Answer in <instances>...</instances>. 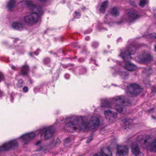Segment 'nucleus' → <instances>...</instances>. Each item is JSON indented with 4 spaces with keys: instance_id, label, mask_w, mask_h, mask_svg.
Returning <instances> with one entry per match:
<instances>
[{
    "instance_id": "nucleus-21",
    "label": "nucleus",
    "mask_w": 156,
    "mask_h": 156,
    "mask_svg": "<svg viewBox=\"0 0 156 156\" xmlns=\"http://www.w3.org/2000/svg\"><path fill=\"white\" fill-rule=\"evenodd\" d=\"M118 74L121 77L124 79L128 75V74L124 71L119 72Z\"/></svg>"
},
{
    "instance_id": "nucleus-32",
    "label": "nucleus",
    "mask_w": 156,
    "mask_h": 156,
    "mask_svg": "<svg viewBox=\"0 0 156 156\" xmlns=\"http://www.w3.org/2000/svg\"><path fill=\"white\" fill-rule=\"evenodd\" d=\"M89 38H90L89 37H88V36L87 37H86L85 38V40H89Z\"/></svg>"
},
{
    "instance_id": "nucleus-12",
    "label": "nucleus",
    "mask_w": 156,
    "mask_h": 156,
    "mask_svg": "<svg viewBox=\"0 0 156 156\" xmlns=\"http://www.w3.org/2000/svg\"><path fill=\"white\" fill-rule=\"evenodd\" d=\"M137 144H133L132 146V152L135 156H144V154L140 151Z\"/></svg>"
},
{
    "instance_id": "nucleus-6",
    "label": "nucleus",
    "mask_w": 156,
    "mask_h": 156,
    "mask_svg": "<svg viewBox=\"0 0 156 156\" xmlns=\"http://www.w3.org/2000/svg\"><path fill=\"white\" fill-rule=\"evenodd\" d=\"M54 131L53 127L44 128L37 131V134H40L41 138H44L45 140L49 139L52 135Z\"/></svg>"
},
{
    "instance_id": "nucleus-5",
    "label": "nucleus",
    "mask_w": 156,
    "mask_h": 156,
    "mask_svg": "<svg viewBox=\"0 0 156 156\" xmlns=\"http://www.w3.org/2000/svg\"><path fill=\"white\" fill-rule=\"evenodd\" d=\"M140 17L139 13L134 9H131L128 10L122 17L123 20L129 22L139 19Z\"/></svg>"
},
{
    "instance_id": "nucleus-35",
    "label": "nucleus",
    "mask_w": 156,
    "mask_h": 156,
    "mask_svg": "<svg viewBox=\"0 0 156 156\" xmlns=\"http://www.w3.org/2000/svg\"><path fill=\"white\" fill-rule=\"evenodd\" d=\"M129 124V122L127 121H126L125 122V124L126 125H127L128 124Z\"/></svg>"
},
{
    "instance_id": "nucleus-34",
    "label": "nucleus",
    "mask_w": 156,
    "mask_h": 156,
    "mask_svg": "<svg viewBox=\"0 0 156 156\" xmlns=\"http://www.w3.org/2000/svg\"><path fill=\"white\" fill-rule=\"evenodd\" d=\"M91 139H88L87 141V143H89L91 140Z\"/></svg>"
},
{
    "instance_id": "nucleus-36",
    "label": "nucleus",
    "mask_w": 156,
    "mask_h": 156,
    "mask_svg": "<svg viewBox=\"0 0 156 156\" xmlns=\"http://www.w3.org/2000/svg\"><path fill=\"white\" fill-rule=\"evenodd\" d=\"M95 44V45H96V46H97L98 45V44H97V43H96V42H95L93 44V45H94V44Z\"/></svg>"
},
{
    "instance_id": "nucleus-19",
    "label": "nucleus",
    "mask_w": 156,
    "mask_h": 156,
    "mask_svg": "<svg viewBox=\"0 0 156 156\" xmlns=\"http://www.w3.org/2000/svg\"><path fill=\"white\" fill-rule=\"evenodd\" d=\"M110 12L112 15L114 16H118L119 14V11L116 7L112 8L110 11Z\"/></svg>"
},
{
    "instance_id": "nucleus-39",
    "label": "nucleus",
    "mask_w": 156,
    "mask_h": 156,
    "mask_svg": "<svg viewBox=\"0 0 156 156\" xmlns=\"http://www.w3.org/2000/svg\"><path fill=\"white\" fill-rule=\"evenodd\" d=\"M39 0L41 1H45V0Z\"/></svg>"
},
{
    "instance_id": "nucleus-13",
    "label": "nucleus",
    "mask_w": 156,
    "mask_h": 156,
    "mask_svg": "<svg viewBox=\"0 0 156 156\" xmlns=\"http://www.w3.org/2000/svg\"><path fill=\"white\" fill-rule=\"evenodd\" d=\"M104 114L107 119H110L111 118L115 119L117 117V114L116 113H113L110 110H106L104 112Z\"/></svg>"
},
{
    "instance_id": "nucleus-22",
    "label": "nucleus",
    "mask_w": 156,
    "mask_h": 156,
    "mask_svg": "<svg viewBox=\"0 0 156 156\" xmlns=\"http://www.w3.org/2000/svg\"><path fill=\"white\" fill-rule=\"evenodd\" d=\"M148 2V0H140L139 3L140 5L142 7H144Z\"/></svg>"
},
{
    "instance_id": "nucleus-33",
    "label": "nucleus",
    "mask_w": 156,
    "mask_h": 156,
    "mask_svg": "<svg viewBox=\"0 0 156 156\" xmlns=\"http://www.w3.org/2000/svg\"><path fill=\"white\" fill-rule=\"evenodd\" d=\"M152 91L156 93V87L155 88V89L153 88V89Z\"/></svg>"
},
{
    "instance_id": "nucleus-1",
    "label": "nucleus",
    "mask_w": 156,
    "mask_h": 156,
    "mask_svg": "<svg viewBox=\"0 0 156 156\" xmlns=\"http://www.w3.org/2000/svg\"><path fill=\"white\" fill-rule=\"evenodd\" d=\"M84 118L83 117H80L72 122L71 117L66 118V121L69 122L65 125L64 129L67 131L73 132L76 130L94 129L100 125V120L97 117H92L86 123L83 122Z\"/></svg>"
},
{
    "instance_id": "nucleus-38",
    "label": "nucleus",
    "mask_w": 156,
    "mask_h": 156,
    "mask_svg": "<svg viewBox=\"0 0 156 156\" xmlns=\"http://www.w3.org/2000/svg\"><path fill=\"white\" fill-rule=\"evenodd\" d=\"M81 59H79V61H80V62H81L82 61H81Z\"/></svg>"
},
{
    "instance_id": "nucleus-37",
    "label": "nucleus",
    "mask_w": 156,
    "mask_h": 156,
    "mask_svg": "<svg viewBox=\"0 0 156 156\" xmlns=\"http://www.w3.org/2000/svg\"><path fill=\"white\" fill-rule=\"evenodd\" d=\"M68 140V139H66V143H67V140Z\"/></svg>"
},
{
    "instance_id": "nucleus-30",
    "label": "nucleus",
    "mask_w": 156,
    "mask_h": 156,
    "mask_svg": "<svg viewBox=\"0 0 156 156\" xmlns=\"http://www.w3.org/2000/svg\"><path fill=\"white\" fill-rule=\"evenodd\" d=\"M41 143V141H38L35 144L36 145H39Z\"/></svg>"
},
{
    "instance_id": "nucleus-31",
    "label": "nucleus",
    "mask_w": 156,
    "mask_h": 156,
    "mask_svg": "<svg viewBox=\"0 0 156 156\" xmlns=\"http://www.w3.org/2000/svg\"><path fill=\"white\" fill-rule=\"evenodd\" d=\"M154 13L155 17L156 18V9L154 10Z\"/></svg>"
},
{
    "instance_id": "nucleus-11",
    "label": "nucleus",
    "mask_w": 156,
    "mask_h": 156,
    "mask_svg": "<svg viewBox=\"0 0 156 156\" xmlns=\"http://www.w3.org/2000/svg\"><path fill=\"white\" fill-rule=\"evenodd\" d=\"M93 156H112V153L109 148H103L99 152L94 154Z\"/></svg>"
},
{
    "instance_id": "nucleus-24",
    "label": "nucleus",
    "mask_w": 156,
    "mask_h": 156,
    "mask_svg": "<svg viewBox=\"0 0 156 156\" xmlns=\"http://www.w3.org/2000/svg\"><path fill=\"white\" fill-rule=\"evenodd\" d=\"M23 82V81L22 80H20L19 81V82L17 83V85L20 87H22V83Z\"/></svg>"
},
{
    "instance_id": "nucleus-25",
    "label": "nucleus",
    "mask_w": 156,
    "mask_h": 156,
    "mask_svg": "<svg viewBox=\"0 0 156 156\" xmlns=\"http://www.w3.org/2000/svg\"><path fill=\"white\" fill-rule=\"evenodd\" d=\"M11 67L12 69L14 70H17L18 68L17 66H15L13 65L11 66Z\"/></svg>"
},
{
    "instance_id": "nucleus-26",
    "label": "nucleus",
    "mask_w": 156,
    "mask_h": 156,
    "mask_svg": "<svg viewBox=\"0 0 156 156\" xmlns=\"http://www.w3.org/2000/svg\"><path fill=\"white\" fill-rule=\"evenodd\" d=\"M4 80V76L3 74L1 73H0V82Z\"/></svg>"
},
{
    "instance_id": "nucleus-17",
    "label": "nucleus",
    "mask_w": 156,
    "mask_h": 156,
    "mask_svg": "<svg viewBox=\"0 0 156 156\" xmlns=\"http://www.w3.org/2000/svg\"><path fill=\"white\" fill-rule=\"evenodd\" d=\"M28 70L29 67L27 65L23 66L22 67L20 73L22 75H26L27 74Z\"/></svg>"
},
{
    "instance_id": "nucleus-28",
    "label": "nucleus",
    "mask_w": 156,
    "mask_h": 156,
    "mask_svg": "<svg viewBox=\"0 0 156 156\" xmlns=\"http://www.w3.org/2000/svg\"><path fill=\"white\" fill-rule=\"evenodd\" d=\"M38 53H36V52H34V53H30L29 54L30 55V56H32V54H34L35 55H38Z\"/></svg>"
},
{
    "instance_id": "nucleus-23",
    "label": "nucleus",
    "mask_w": 156,
    "mask_h": 156,
    "mask_svg": "<svg viewBox=\"0 0 156 156\" xmlns=\"http://www.w3.org/2000/svg\"><path fill=\"white\" fill-rule=\"evenodd\" d=\"M147 37L151 39L156 38V33H153L150 34L147 36Z\"/></svg>"
},
{
    "instance_id": "nucleus-9",
    "label": "nucleus",
    "mask_w": 156,
    "mask_h": 156,
    "mask_svg": "<svg viewBox=\"0 0 156 156\" xmlns=\"http://www.w3.org/2000/svg\"><path fill=\"white\" fill-rule=\"evenodd\" d=\"M116 150L117 156H125L127 155L129 152L128 147L123 145H117Z\"/></svg>"
},
{
    "instance_id": "nucleus-29",
    "label": "nucleus",
    "mask_w": 156,
    "mask_h": 156,
    "mask_svg": "<svg viewBox=\"0 0 156 156\" xmlns=\"http://www.w3.org/2000/svg\"><path fill=\"white\" fill-rule=\"evenodd\" d=\"M75 13L77 16H80V12H79L77 11H75Z\"/></svg>"
},
{
    "instance_id": "nucleus-8",
    "label": "nucleus",
    "mask_w": 156,
    "mask_h": 156,
    "mask_svg": "<svg viewBox=\"0 0 156 156\" xmlns=\"http://www.w3.org/2000/svg\"><path fill=\"white\" fill-rule=\"evenodd\" d=\"M152 59V56L147 52H142L137 57L136 60L141 63H148L151 61Z\"/></svg>"
},
{
    "instance_id": "nucleus-18",
    "label": "nucleus",
    "mask_w": 156,
    "mask_h": 156,
    "mask_svg": "<svg viewBox=\"0 0 156 156\" xmlns=\"http://www.w3.org/2000/svg\"><path fill=\"white\" fill-rule=\"evenodd\" d=\"M108 6V2L105 1L103 2L101 6L99 9L100 12L102 13H104L105 11V9Z\"/></svg>"
},
{
    "instance_id": "nucleus-20",
    "label": "nucleus",
    "mask_w": 156,
    "mask_h": 156,
    "mask_svg": "<svg viewBox=\"0 0 156 156\" xmlns=\"http://www.w3.org/2000/svg\"><path fill=\"white\" fill-rule=\"evenodd\" d=\"M110 104V103H108V101L106 100H105L103 101H102L101 103V106L107 108H110L111 107Z\"/></svg>"
},
{
    "instance_id": "nucleus-4",
    "label": "nucleus",
    "mask_w": 156,
    "mask_h": 156,
    "mask_svg": "<svg viewBox=\"0 0 156 156\" xmlns=\"http://www.w3.org/2000/svg\"><path fill=\"white\" fill-rule=\"evenodd\" d=\"M124 96L117 97L113 98L112 99L113 105H115L113 108L115 109L117 111L120 113H124L125 112V108L124 106L121 105L123 103H126V100Z\"/></svg>"
},
{
    "instance_id": "nucleus-16",
    "label": "nucleus",
    "mask_w": 156,
    "mask_h": 156,
    "mask_svg": "<svg viewBox=\"0 0 156 156\" xmlns=\"http://www.w3.org/2000/svg\"><path fill=\"white\" fill-rule=\"evenodd\" d=\"M16 1L15 0H10L7 3V7L9 10H11L15 6Z\"/></svg>"
},
{
    "instance_id": "nucleus-27",
    "label": "nucleus",
    "mask_w": 156,
    "mask_h": 156,
    "mask_svg": "<svg viewBox=\"0 0 156 156\" xmlns=\"http://www.w3.org/2000/svg\"><path fill=\"white\" fill-rule=\"evenodd\" d=\"M23 90L24 92H27L28 91V88L27 87H24L23 88Z\"/></svg>"
},
{
    "instance_id": "nucleus-15",
    "label": "nucleus",
    "mask_w": 156,
    "mask_h": 156,
    "mask_svg": "<svg viewBox=\"0 0 156 156\" xmlns=\"http://www.w3.org/2000/svg\"><path fill=\"white\" fill-rule=\"evenodd\" d=\"M125 68L128 70L130 71H134L136 70L137 69V67L133 64H132L129 62H125Z\"/></svg>"
},
{
    "instance_id": "nucleus-3",
    "label": "nucleus",
    "mask_w": 156,
    "mask_h": 156,
    "mask_svg": "<svg viewBox=\"0 0 156 156\" xmlns=\"http://www.w3.org/2000/svg\"><path fill=\"white\" fill-rule=\"evenodd\" d=\"M144 137L142 135L139 136L136 138V142L139 146H141L144 148L148 147L149 146L150 147V151L152 152L156 151V138L152 140V138L149 136H146L144 140Z\"/></svg>"
},
{
    "instance_id": "nucleus-7",
    "label": "nucleus",
    "mask_w": 156,
    "mask_h": 156,
    "mask_svg": "<svg viewBox=\"0 0 156 156\" xmlns=\"http://www.w3.org/2000/svg\"><path fill=\"white\" fill-rule=\"evenodd\" d=\"M136 48L135 46H130L128 48L127 51L123 50L121 52L120 56L125 60L129 57L131 58L130 55H134L135 52Z\"/></svg>"
},
{
    "instance_id": "nucleus-14",
    "label": "nucleus",
    "mask_w": 156,
    "mask_h": 156,
    "mask_svg": "<svg viewBox=\"0 0 156 156\" xmlns=\"http://www.w3.org/2000/svg\"><path fill=\"white\" fill-rule=\"evenodd\" d=\"M12 27L14 29L20 30H23V24L19 22H16L13 23Z\"/></svg>"
},
{
    "instance_id": "nucleus-2",
    "label": "nucleus",
    "mask_w": 156,
    "mask_h": 156,
    "mask_svg": "<svg viewBox=\"0 0 156 156\" xmlns=\"http://www.w3.org/2000/svg\"><path fill=\"white\" fill-rule=\"evenodd\" d=\"M22 3L27 5L29 9L32 11L24 17L25 23L29 24H34L37 22L39 17L43 14L41 8L37 6L31 0H25Z\"/></svg>"
},
{
    "instance_id": "nucleus-10",
    "label": "nucleus",
    "mask_w": 156,
    "mask_h": 156,
    "mask_svg": "<svg viewBox=\"0 0 156 156\" xmlns=\"http://www.w3.org/2000/svg\"><path fill=\"white\" fill-rule=\"evenodd\" d=\"M128 90L130 94L136 95L141 92L142 89L138 84H132L128 87Z\"/></svg>"
}]
</instances>
